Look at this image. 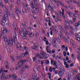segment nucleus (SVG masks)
Instances as JSON below:
<instances>
[{
	"label": "nucleus",
	"instance_id": "obj_56",
	"mask_svg": "<svg viewBox=\"0 0 80 80\" xmlns=\"http://www.w3.org/2000/svg\"><path fill=\"white\" fill-rule=\"evenodd\" d=\"M51 65H52L53 64V59H51Z\"/></svg>",
	"mask_w": 80,
	"mask_h": 80
},
{
	"label": "nucleus",
	"instance_id": "obj_51",
	"mask_svg": "<svg viewBox=\"0 0 80 80\" xmlns=\"http://www.w3.org/2000/svg\"><path fill=\"white\" fill-rule=\"evenodd\" d=\"M34 46H35V47L36 48H38V47H39L38 46V44H37V43L35 44Z\"/></svg>",
	"mask_w": 80,
	"mask_h": 80
},
{
	"label": "nucleus",
	"instance_id": "obj_42",
	"mask_svg": "<svg viewBox=\"0 0 80 80\" xmlns=\"http://www.w3.org/2000/svg\"><path fill=\"white\" fill-rule=\"evenodd\" d=\"M46 20L47 22H50V18H46Z\"/></svg>",
	"mask_w": 80,
	"mask_h": 80
},
{
	"label": "nucleus",
	"instance_id": "obj_47",
	"mask_svg": "<svg viewBox=\"0 0 80 80\" xmlns=\"http://www.w3.org/2000/svg\"><path fill=\"white\" fill-rule=\"evenodd\" d=\"M12 5H11L9 8L10 11H12Z\"/></svg>",
	"mask_w": 80,
	"mask_h": 80
},
{
	"label": "nucleus",
	"instance_id": "obj_3",
	"mask_svg": "<svg viewBox=\"0 0 80 80\" xmlns=\"http://www.w3.org/2000/svg\"><path fill=\"white\" fill-rule=\"evenodd\" d=\"M59 70L61 71H60L58 74V75L60 77H62L63 75V74L64 73V72H65V69L61 67L59 68Z\"/></svg>",
	"mask_w": 80,
	"mask_h": 80
},
{
	"label": "nucleus",
	"instance_id": "obj_16",
	"mask_svg": "<svg viewBox=\"0 0 80 80\" xmlns=\"http://www.w3.org/2000/svg\"><path fill=\"white\" fill-rule=\"evenodd\" d=\"M22 31H23V32H24V33H25L26 35H27L28 34V31L27 30V29L25 28H23L22 29Z\"/></svg>",
	"mask_w": 80,
	"mask_h": 80
},
{
	"label": "nucleus",
	"instance_id": "obj_41",
	"mask_svg": "<svg viewBox=\"0 0 80 80\" xmlns=\"http://www.w3.org/2000/svg\"><path fill=\"white\" fill-rule=\"evenodd\" d=\"M64 32H65V34L66 35V36H68V35H69V33L67 32V31L66 30L64 31Z\"/></svg>",
	"mask_w": 80,
	"mask_h": 80
},
{
	"label": "nucleus",
	"instance_id": "obj_29",
	"mask_svg": "<svg viewBox=\"0 0 80 80\" xmlns=\"http://www.w3.org/2000/svg\"><path fill=\"white\" fill-rule=\"evenodd\" d=\"M41 54L42 56H43V57H45V55H46V53L45 52H41Z\"/></svg>",
	"mask_w": 80,
	"mask_h": 80
},
{
	"label": "nucleus",
	"instance_id": "obj_63",
	"mask_svg": "<svg viewBox=\"0 0 80 80\" xmlns=\"http://www.w3.org/2000/svg\"><path fill=\"white\" fill-rule=\"evenodd\" d=\"M75 17H76V18H78L79 17V15L76 14L75 15Z\"/></svg>",
	"mask_w": 80,
	"mask_h": 80
},
{
	"label": "nucleus",
	"instance_id": "obj_62",
	"mask_svg": "<svg viewBox=\"0 0 80 80\" xmlns=\"http://www.w3.org/2000/svg\"><path fill=\"white\" fill-rule=\"evenodd\" d=\"M69 8H70V9H73V7L72 6V5H70L69 6Z\"/></svg>",
	"mask_w": 80,
	"mask_h": 80
},
{
	"label": "nucleus",
	"instance_id": "obj_30",
	"mask_svg": "<svg viewBox=\"0 0 80 80\" xmlns=\"http://www.w3.org/2000/svg\"><path fill=\"white\" fill-rule=\"evenodd\" d=\"M71 0V2H74V3H76V4H78L80 6V3H79L77 2V1H73L72 0Z\"/></svg>",
	"mask_w": 80,
	"mask_h": 80
},
{
	"label": "nucleus",
	"instance_id": "obj_24",
	"mask_svg": "<svg viewBox=\"0 0 80 80\" xmlns=\"http://www.w3.org/2000/svg\"><path fill=\"white\" fill-rule=\"evenodd\" d=\"M12 77V78H13L14 80H16L17 79V77L16 75L15 74H13Z\"/></svg>",
	"mask_w": 80,
	"mask_h": 80
},
{
	"label": "nucleus",
	"instance_id": "obj_7",
	"mask_svg": "<svg viewBox=\"0 0 80 80\" xmlns=\"http://www.w3.org/2000/svg\"><path fill=\"white\" fill-rule=\"evenodd\" d=\"M20 33L21 34V36H22V38L23 39H26V34H25L24 32H20Z\"/></svg>",
	"mask_w": 80,
	"mask_h": 80
},
{
	"label": "nucleus",
	"instance_id": "obj_22",
	"mask_svg": "<svg viewBox=\"0 0 80 80\" xmlns=\"http://www.w3.org/2000/svg\"><path fill=\"white\" fill-rule=\"evenodd\" d=\"M22 66H23L22 65H20L18 66L17 67H16L15 70H18V69H19V68H20L21 67H22Z\"/></svg>",
	"mask_w": 80,
	"mask_h": 80
},
{
	"label": "nucleus",
	"instance_id": "obj_4",
	"mask_svg": "<svg viewBox=\"0 0 80 80\" xmlns=\"http://www.w3.org/2000/svg\"><path fill=\"white\" fill-rule=\"evenodd\" d=\"M8 19V17L7 14H4V16L3 17L2 22L1 24L2 25H5V23H6V20L7 19Z\"/></svg>",
	"mask_w": 80,
	"mask_h": 80
},
{
	"label": "nucleus",
	"instance_id": "obj_60",
	"mask_svg": "<svg viewBox=\"0 0 80 80\" xmlns=\"http://www.w3.org/2000/svg\"><path fill=\"white\" fill-rule=\"evenodd\" d=\"M72 70L73 71V72H75V73H77V72L76 70H75L74 68H72Z\"/></svg>",
	"mask_w": 80,
	"mask_h": 80
},
{
	"label": "nucleus",
	"instance_id": "obj_27",
	"mask_svg": "<svg viewBox=\"0 0 80 80\" xmlns=\"http://www.w3.org/2000/svg\"><path fill=\"white\" fill-rule=\"evenodd\" d=\"M78 55V60L80 61V52L79 51H77Z\"/></svg>",
	"mask_w": 80,
	"mask_h": 80
},
{
	"label": "nucleus",
	"instance_id": "obj_25",
	"mask_svg": "<svg viewBox=\"0 0 80 80\" xmlns=\"http://www.w3.org/2000/svg\"><path fill=\"white\" fill-rule=\"evenodd\" d=\"M8 29H7L6 28H4L3 29V33H6L8 32Z\"/></svg>",
	"mask_w": 80,
	"mask_h": 80
},
{
	"label": "nucleus",
	"instance_id": "obj_19",
	"mask_svg": "<svg viewBox=\"0 0 80 80\" xmlns=\"http://www.w3.org/2000/svg\"><path fill=\"white\" fill-rule=\"evenodd\" d=\"M37 74L36 73H34L32 76V78L33 79H35L37 78Z\"/></svg>",
	"mask_w": 80,
	"mask_h": 80
},
{
	"label": "nucleus",
	"instance_id": "obj_44",
	"mask_svg": "<svg viewBox=\"0 0 80 80\" xmlns=\"http://www.w3.org/2000/svg\"><path fill=\"white\" fill-rule=\"evenodd\" d=\"M55 15H58V16H59L60 15V13L58 12H55Z\"/></svg>",
	"mask_w": 80,
	"mask_h": 80
},
{
	"label": "nucleus",
	"instance_id": "obj_39",
	"mask_svg": "<svg viewBox=\"0 0 80 80\" xmlns=\"http://www.w3.org/2000/svg\"><path fill=\"white\" fill-rule=\"evenodd\" d=\"M75 55L74 54H72L71 55V58H73V59H75V60L76 59V58H75Z\"/></svg>",
	"mask_w": 80,
	"mask_h": 80
},
{
	"label": "nucleus",
	"instance_id": "obj_28",
	"mask_svg": "<svg viewBox=\"0 0 80 80\" xmlns=\"http://www.w3.org/2000/svg\"><path fill=\"white\" fill-rule=\"evenodd\" d=\"M24 67L25 68L26 70H28L30 68V66L28 65H24Z\"/></svg>",
	"mask_w": 80,
	"mask_h": 80
},
{
	"label": "nucleus",
	"instance_id": "obj_34",
	"mask_svg": "<svg viewBox=\"0 0 80 80\" xmlns=\"http://www.w3.org/2000/svg\"><path fill=\"white\" fill-rule=\"evenodd\" d=\"M0 75L1 77H4L5 75V74L4 72H0Z\"/></svg>",
	"mask_w": 80,
	"mask_h": 80
},
{
	"label": "nucleus",
	"instance_id": "obj_43",
	"mask_svg": "<svg viewBox=\"0 0 80 80\" xmlns=\"http://www.w3.org/2000/svg\"><path fill=\"white\" fill-rule=\"evenodd\" d=\"M36 57L37 58V57H38V58H39L41 59L40 58H41V57H40V54H37L36 55Z\"/></svg>",
	"mask_w": 80,
	"mask_h": 80
},
{
	"label": "nucleus",
	"instance_id": "obj_37",
	"mask_svg": "<svg viewBox=\"0 0 80 80\" xmlns=\"http://www.w3.org/2000/svg\"><path fill=\"white\" fill-rule=\"evenodd\" d=\"M62 54H61V57H59L58 56H57L56 57L57 58H59V59H60V60H62Z\"/></svg>",
	"mask_w": 80,
	"mask_h": 80
},
{
	"label": "nucleus",
	"instance_id": "obj_36",
	"mask_svg": "<svg viewBox=\"0 0 80 80\" xmlns=\"http://www.w3.org/2000/svg\"><path fill=\"white\" fill-rule=\"evenodd\" d=\"M68 22H69L68 20H66L65 21V23L66 24V25H68H68H70V24Z\"/></svg>",
	"mask_w": 80,
	"mask_h": 80
},
{
	"label": "nucleus",
	"instance_id": "obj_64",
	"mask_svg": "<svg viewBox=\"0 0 80 80\" xmlns=\"http://www.w3.org/2000/svg\"><path fill=\"white\" fill-rule=\"evenodd\" d=\"M78 80H80V76L78 75L77 76Z\"/></svg>",
	"mask_w": 80,
	"mask_h": 80
},
{
	"label": "nucleus",
	"instance_id": "obj_52",
	"mask_svg": "<svg viewBox=\"0 0 80 80\" xmlns=\"http://www.w3.org/2000/svg\"><path fill=\"white\" fill-rule=\"evenodd\" d=\"M45 63H46V64H48L49 63V61L48 60L45 61Z\"/></svg>",
	"mask_w": 80,
	"mask_h": 80
},
{
	"label": "nucleus",
	"instance_id": "obj_48",
	"mask_svg": "<svg viewBox=\"0 0 80 80\" xmlns=\"http://www.w3.org/2000/svg\"><path fill=\"white\" fill-rule=\"evenodd\" d=\"M33 70L34 72H37V71H38V69L37 68H34L33 69Z\"/></svg>",
	"mask_w": 80,
	"mask_h": 80
},
{
	"label": "nucleus",
	"instance_id": "obj_58",
	"mask_svg": "<svg viewBox=\"0 0 80 80\" xmlns=\"http://www.w3.org/2000/svg\"><path fill=\"white\" fill-rule=\"evenodd\" d=\"M53 65L54 66H55L56 65H57V62H56V61H54L53 62Z\"/></svg>",
	"mask_w": 80,
	"mask_h": 80
},
{
	"label": "nucleus",
	"instance_id": "obj_18",
	"mask_svg": "<svg viewBox=\"0 0 80 80\" xmlns=\"http://www.w3.org/2000/svg\"><path fill=\"white\" fill-rule=\"evenodd\" d=\"M64 65L65 67L67 68H69V65L67 64V62H66L65 61L64 62Z\"/></svg>",
	"mask_w": 80,
	"mask_h": 80
},
{
	"label": "nucleus",
	"instance_id": "obj_10",
	"mask_svg": "<svg viewBox=\"0 0 80 80\" xmlns=\"http://www.w3.org/2000/svg\"><path fill=\"white\" fill-rule=\"evenodd\" d=\"M27 59H24V60H22L18 62V65H19V64H21V63H25V62H27Z\"/></svg>",
	"mask_w": 80,
	"mask_h": 80
},
{
	"label": "nucleus",
	"instance_id": "obj_57",
	"mask_svg": "<svg viewBox=\"0 0 80 80\" xmlns=\"http://www.w3.org/2000/svg\"><path fill=\"white\" fill-rule=\"evenodd\" d=\"M73 22H77V18H73Z\"/></svg>",
	"mask_w": 80,
	"mask_h": 80
},
{
	"label": "nucleus",
	"instance_id": "obj_15",
	"mask_svg": "<svg viewBox=\"0 0 80 80\" xmlns=\"http://www.w3.org/2000/svg\"><path fill=\"white\" fill-rule=\"evenodd\" d=\"M55 68H52L51 67H50V68L49 70V71L50 72H52V71H55Z\"/></svg>",
	"mask_w": 80,
	"mask_h": 80
},
{
	"label": "nucleus",
	"instance_id": "obj_11",
	"mask_svg": "<svg viewBox=\"0 0 80 80\" xmlns=\"http://www.w3.org/2000/svg\"><path fill=\"white\" fill-rule=\"evenodd\" d=\"M58 28L60 31V33L61 34H62L63 33V28H62V26L59 25L58 26Z\"/></svg>",
	"mask_w": 80,
	"mask_h": 80
},
{
	"label": "nucleus",
	"instance_id": "obj_13",
	"mask_svg": "<svg viewBox=\"0 0 80 80\" xmlns=\"http://www.w3.org/2000/svg\"><path fill=\"white\" fill-rule=\"evenodd\" d=\"M46 50H47V52H48L49 53H50L52 52V51L50 50V48L49 46H47L46 48Z\"/></svg>",
	"mask_w": 80,
	"mask_h": 80
},
{
	"label": "nucleus",
	"instance_id": "obj_49",
	"mask_svg": "<svg viewBox=\"0 0 80 80\" xmlns=\"http://www.w3.org/2000/svg\"><path fill=\"white\" fill-rule=\"evenodd\" d=\"M25 54H24V53H22L21 55V57H25Z\"/></svg>",
	"mask_w": 80,
	"mask_h": 80
},
{
	"label": "nucleus",
	"instance_id": "obj_1",
	"mask_svg": "<svg viewBox=\"0 0 80 80\" xmlns=\"http://www.w3.org/2000/svg\"><path fill=\"white\" fill-rule=\"evenodd\" d=\"M17 34L14 32L13 36L12 37L11 40L10 39H8L7 36H5L4 38V40L5 42H7L10 47L13 46V44H15V42H17Z\"/></svg>",
	"mask_w": 80,
	"mask_h": 80
},
{
	"label": "nucleus",
	"instance_id": "obj_6",
	"mask_svg": "<svg viewBox=\"0 0 80 80\" xmlns=\"http://www.w3.org/2000/svg\"><path fill=\"white\" fill-rule=\"evenodd\" d=\"M53 2H54L55 3H56L58 5H62V6H63V2H59L57 0V1H55V0H52ZM50 1H52V0H50Z\"/></svg>",
	"mask_w": 80,
	"mask_h": 80
},
{
	"label": "nucleus",
	"instance_id": "obj_8",
	"mask_svg": "<svg viewBox=\"0 0 80 80\" xmlns=\"http://www.w3.org/2000/svg\"><path fill=\"white\" fill-rule=\"evenodd\" d=\"M0 72L1 73H4V72H5V73H7V72H8V70H5L4 68H3V67H2L0 68Z\"/></svg>",
	"mask_w": 80,
	"mask_h": 80
},
{
	"label": "nucleus",
	"instance_id": "obj_23",
	"mask_svg": "<svg viewBox=\"0 0 80 80\" xmlns=\"http://www.w3.org/2000/svg\"><path fill=\"white\" fill-rule=\"evenodd\" d=\"M11 77H12V76H11V75H9L5 76L4 78L5 80H7L8 78H11Z\"/></svg>",
	"mask_w": 80,
	"mask_h": 80
},
{
	"label": "nucleus",
	"instance_id": "obj_33",
	"mask_svg": "<svg viewBox=\"0 0 80 80\" xmlns=\"http://www.w3.org/2000/svg\"><path fill=\"white\" fill-rule=\"evenodd\" d=\"M34 35V34L33 32H31L29 34V36L30 37H33Z\"/></svg>",
	"mask_w": 80,
	"mask_h": 80
},
{
	"label": "nucleus",
	"instance_id": "obj_35",
	"mask_svg": "<svg viewBox=\"0 0 80 80\" xmlns=\"http://www.w3.org/2000/svg\"><path fill=\"white\" fill-rule=\"evenodd\" d=\"M66 13H67L68 14V15H69V16H71V15H73V13L72 12H69L68 11L66 12Z\"/></svg>",
	"mask_w": 80,
	"mask_h": 80
},
{
	"label": "nucleus",
	"instance_id": "obj_31",
	"mask_svg": "<svg viewBox=\"0 0 80 80\" xmlns=\"http://www.w3.org/2000/svg\"><path fill=\"white\" fill-rule=\"evenodd\" d=\"M4 9L7 13V14H6V15H8L9 13L8 12V9H7V8H4Z\"/></svg>",
	"mask_w": 80,
	"mask_h": 80
},
{
	"label": "nucleus",
	"instance_id": "obj_54",
	"mask_svg": "<svg viewBox=\"0 0 80 80\" xmlns=\"http://www.w3.org/2000/svg\"><path fill=\"white\" fill-rule=\"evenodd\" d=\"M17 4H18V5H20V0H17Z\"/></svg>",
	"mask_w": 80,
	"mask_h": 80
},
{
	"label": "nucleus",
	"instance_id": "obj_59",
	"mask_svg": "<svg viewBox=\"0 0 80 80\" xmlns=\"http://www.w3.org/2000/svg\"><path fill=\"white\" fill-rule=\"evenodd\" d=\"M24 48L25 49V50H28V48H27V47L26 46H24Z\"/></svg>",
	"mask_w": 80,
	"mask_h": 80
},
{
	"label": "nucleus",
	"instance_id": "obj_45",
	"mask_svg": "<svg viewBox=\"0 0 80 80\" xmlns=\"http://www.w3.org/2000/svg\"><path fill=\"white\" fill-rule=\"evenodd\" d=\"M46 12H47V16H48V9L47 8H46Z\"/></svg>",
	"mask_w": 80,
	"mask_h": 80
},
{
	"label": "nucleus",
	"instance_id": "obj_2",
	"mask_svg": "<svg viewBox=\"0 0 80 80\" xmlns=\"http://www.w3.org/2000/svg\"><path fill=\"white\" fill-rule=\"evenodd\" d=\"M52 6H54V5L53 3H51L50 4H47V7L48 8V9L51 10V13H54V12L53 11V7Z\"/></svg>",
	"mask_w": 80,
	"mask_h": 80
},
{
	"label": "nucleus",
	"instance_id": "obj_21",
	"mask_svg": "<svg viewBox=\"0 0 80 80\" xmlns=\"http://www.w3.org/2000/svg\"><path fill=\"white\" fill-rule=\"evenodd\" d=\"M61 10L62 11V17L63 18H65V15L64 14V9H62V8Z\"/></svg>",
	"mask_w": 80,
	"mask_h": 80
},
{
	"label": "nucleus",
	"instance_id": "obj_38",
	"mask_svg": "<svg viewBox=\"0 0 80 80\" xmlns=\"http://www.w3.org/2000/svg\"><path fill=\"white\" fill-rule=\"evenodd\" d=\"M0 5L2 7V8L4 7V6L2 3V0H0Z\"/></svg>",
	"mask_w": 80,
	"mask_h": 80
},
{
	"label": "nucleus",
	"instance_id": "obj_61",
	"mask_svg": "<svg viewBox=\"0 0 80 80\" xmlns=\"http://www.w3.org/2000/svg\"><path fill=\"white\" fill-rule=\"evenodd\" d=\"M76 40L78 41H80V38L79 37H77L76 38Z\"/></svg>",
	"mask_w": 80,
	"mask_h": 80
},
{
	"label": "nucleus",
	"instance_id": "obj_32",
	"mask_svg": "<svg viewBox=\"0 0 80 80\" xmlns=\"http://www.w3.org/2000/svg\"><path fill=\"white\" fill-rule=\"evenodd\" d=\"M79 25H80V22H79V23L76 22L74 24V26L76 27H78Z\"/></svg>",
	"mask_w": 80,
	"mask_h": 80
},
{
	"label": "nucleus",
	"instance_id": "obj_26",
	"mask_svg": "<svg viewBox=\"0 0 80 80\" xmlns=\"http://www.w3.org/2000/svg\"><path fill=\"white\" fill-rule=\"evenodd\" d=\"M20 48L21 49V51L23 52H24V50H23V48H22V47H19V46H18V47H17V49L18 50H20Z\"/></svg>",
	"mask_w": 80,
	"mask_h": 80
},
{
	"label": "nucleus",
	"instance_id": "obj_14",
	"mask_svg": "<svg viewBox=\"0 0 80 80\" xmlns=\"http://www.w3.org/2000/svg\"><path fill=\"white\" fill-rule=\"evenodd\" d=\"M48 57H49V55L48 54H46L44 57H41V58H40L42 59H47L48 58Z\"/></svg>",
	"mask_w": 80,
	"mask_h": 80
},
{
	"label": "nucleus",
	"instance_id": "obj_9",
	"mask_svg": "<svg viewBox=\"0 0 80 80\" xmlns=\"http://www.w3.org/2000/svg\"><path fill=\"white\" fill-rule=\"evenodd\" d=\"M25 70L26 69H25V68L24 67V66L19 71V73H20V74H22V73H23L25 71Z\"/></svg>",
	"mask_w": 80,
	"mask_h": 80
},
{
	"label": "nucleus",
	"instance_id": "obj_55",
	"mask_svg": "<svg viewBox=\"0 0 80 80\" xmlns=\"http://www.w3.org/2000/svg\"><path fill=\"white\" fill-rule=\"evenodd\" d=\"M66 60H65V59H64V61H67V60H69V58H68V57H66Z\"/></svg>",
	"mask_w": 80,
	"mask_h": 80
},
{
	"label": "nucleus",
	"instance_id": "obj_12",
	"mask_svg": "<svg viewBox=\"0 0 80 80\" xmlns=\"http://www.w3.org/2000/svg\"><path fill=\"white\" fill-rule=\"evenodd\" d=\"M21 77L22 78H27V74L26 73H23L22 74Z\"/></svg>",
	"mask_w": 80,
	"mask_h": 80
},
{
	"label": "nucleus",
	"instance_id": "obj_40",
	"mask_svg": "<svg viewBox=\"0 0 80 80\" xmlns=\"http://www.w3.org/2000/svg\"><path fill=\"white\" fill-rule=\"evenodd\" d=\"M32 60L34 62H35L37 60V57H33L32 58Z\"/></svg>",
	"mask_w": 80,
	"mask_h": 80
},
{
	"label": "nucleus",
	"instance_id": "obj_53",
	"mask_svg": "<svg viewBox=\"0 0 80 80\" xmlns=\"http://www.w3.org/2000/svg\"><path fill=\"white\" fill-rule=\"evenodd\" d=\"M24 53L25 55H28V51H26Z\"/></svg>",
	"mask_w": 80,
	"mask_h": 80
},
{
	"label": "nucleus",
	"instance_id": "obj_5",
	"mask_svg": "<svg viewBox=\"0 0 80 80\" xmlns=\"http://www.w3.org/2000/svg\"><path fill=\"white\" fill-rule=\"evenodd\" d=\"M57 40L58 43H60V40H58V37L57 36H56L55 38H53L52 41V44L53 45H55V44H56V41H57Z\"/></svg>",
	"mask_w": 80,
	"mask_h": 80
},
{
	"label": "nucleus",
	"instance_id": "obj_46",
	"mask_svg": "<svg viewBox=\"0 0 80 80\" xmlns=\"http://www.w3.org/2000/svg\"><path fill=\"white\" fill-rule=\"evenodd\" d=\"M69 27V25L68 26L67 25H65V28L67 30H68V28Z\"/></svg>",
	"mask_w": 80,
	"mask_h": 80
},
{
	"label": "nucleus",
	"instance_id": "obj_20",
	"mask_svg": "<svg viewBox=\"0 0 80 80\" xmlns=\"http://www.w3.org/2000/svg\"><path fill=\"white\" fill-rule=\"evenodd\" d=\"M5 65L6 66L5 67L6 68H7L8 69L10 68V67H9V66H8V62H7V61H5Z\"/></svg>",
	"mask_w": 80,
	"mask_h": 80
},
{
	"label": "nucleus",
	"instance_id": "obj_50",
	"mask_svg": "<svg viewBox=\"0 0 80 80\" xmlns=\"http://www.w3.org/2000/svg\"><path fill=\"white\" fill-rule=\"evenodd\" d=\"M14 31L16 32V31H17V26H14Z\"/></svg>",
	"mask_w": 80,
	"mask_h": 80
},
{
	"label": "nucleus",
	"instance_id": "obj_17",
	"mask_svg": "<svg viewBox=\"0 0 80 80\" xmlns=\"http://www.w3.org/2000/svg\"><path fill=\"white\" fill-rule=\"evenodd\" d=\"M62 22V19H60L58 17H57L55 19L56 22Z\"/></svg>",
	"mask_w": 80,
	"mask_h": 80
}]
</instances>
